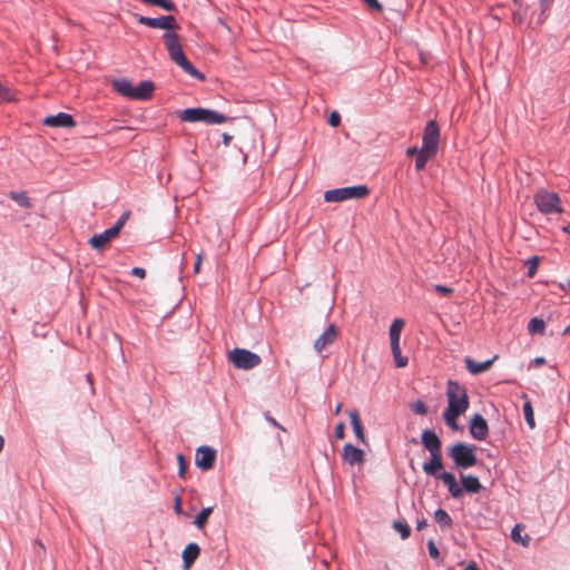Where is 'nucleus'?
Here are the masks:
<instances>
[{
    "instance_id": "37",
    "label": "nucleus",
    "mask_w": 570,
    "mask_h": 570,
    "mask_svg": "<svg viewBox=\"0 0 570 570\" xmlns=\"http://www.w3.org/2000/svg\"><path fill=\"white\" fill-rule=\"evenodd\" d=\"M539 261L540 259L538 256H533L528 261V265H529L528 276L529 277H533L535 275L538 266H539Z\"/></svg>"
},
{
    "instance_id": "33",
    "label": "nucleus",
    "mask_w": 570,
    "mask_h": 570,
    "mask_svg": "<svg viewBox=\"0 0 570 570\" xmlns=\"http://www.w3.org/2000/svg\"><path fill=\"white\" fill-rule=\"evenodd\" d=\"M523 530L522 524H515L511 531V538L517 543H522L524 547L529 544L530 538L527 535L525 539L521 537V531Z\"/></svg>"
},
{
    "instance_id": "22",
    "label": "nucleus",
    "mask_w": 570,
    "mask_h": 570,
    "mask_svg": "<svg viewBox=\"0 0 570 570\" xmlns=\"http://www.w3.org/2000/svg\"><path fill=\"white\" fill-rule=\"evenodd\" d=\"M200 549L196 543H189L183 551L184 566L189 568L198 558Z\"/></svg>"
},
{
    "instance_id": "41",
    "label": "nucleus",
    "mask_w": 570,
    "mask_h": 570,
    "mask_svg": "<svg viewBox=\"0 0 570 570\" xmlns=\"http://www.w3.org/2000/svg\"><path fill=\"white\" fill-rule=\"evenodd\" d=\"M334 434H335V438L338 439V440L344 439V436H345V424L343 422H340L338 424H336L335 430H334Z\"/></svg>"
},
{
    "instance_id": "57",
    "label": "nucleus",
    "mask_w": 570,
    "mask_h": 570,
    "mask_svg": "<svg viewBox=\"0 0 570 570\" xmlns=\"http://www.w3.org/2000/svg\"><path fill=\"white\" fill-rule=\"evenodd\" d=\"M570 332V326L564 330V334Z\"/></svg>"
},
{
    "instance_id": "30",
    "label": "nucleus",
    "mask_w": 570,
    "mask_h": 570,
    "mask_svg": "<svg viewBox=\"0 0 570 570\" xmlns=\"http://www.w3.org/2000/svg\"><path fill=\"white\" fill-rule=\"evenodd\" d=\"M145 4L156 6L166 11H175L176 4L171 0H141Z\"/></svg>"
},
{
    "instance_id": "20",
    "label": "nucleus",
    "mask_w": 570,
    "mask_h": 570,
    "mask_svg": "<svg viewBox=\"0 0 570 570\" xmlns=\"http://www.w3.org/2000/svg\"><path fill=\"white\" fill-rule=\"evenodd\" d=\"M495 358L493 360H487L484 362L476 363L471 357H465L464 362L468 371L473 375H478L489 371L492 367Z\"/></svg>"
},
{
    "instance_id": "34",
    "label": "nucleus",
    "mask_w": 570,
    "mask_h": 570,
    "mask_svg": "<svg viewBox=\"0 0 570 570\" xmlns=\"http://www.w3.org/2000/svg\"><path fill=\"white\" fill-rule=\"evenodd\" d=\"M544 327H546V324H544L543 320L538 318V317H533L528 324V330L531 334L543 333Z\"/></svg>"
},
{
    "instance_id": "16",
    "label": "nucleus",
    "mask_w": 570,
    "mask_h": 570,
    "mask_svg": "<svg viewBox=\"0 0 570 570\" xmlns=\"http://www.w3.org/2000/svg\"><path fill=\"white\" fill-rule=\"evenodd\" d=\"M422 444L423 446L430 452V454L433 453H440L441 452V440L436 435V433L432 430H424L421 435Z\"/></svg>"
},
{
    "instance_id": "35",
    "label": "nucleus",
    "mask_w": 570,
    "mask_h": 570,
    "mask_svg": "<svg viewBox=\"0 0 570 570\" xmlns=\"http://www.w3.org/2000/svg\"><path fill=\"white\" fill-rule=\"evenodd\" d=\"M393 528L401 534L402 539H407L411 534V529L406 522L395 521Z\"/></svg>"
},
{
    "instance_id": "53",
    "label": "nucleus",
    "mask_w": 570,
    "mask_h": 570,
    "mask_svg": "<svg viewBox=\"0 0 570 570\" xmlns=\"http://www.w3.org/2000/svg\"><path fill=\"white\" fill-rule=\"evenodd\" d=\"M342 406H343V404H342V403H338V404L336 405L335 411H334L335 415H338V414L341 413V411H342Z\"/></svg>"
},
{
    "instance_id": "9",
    "label": "nucleus",
    "mask_w": 570,
    "mask_h": 570,
    "mask_svg": "<svg viewBox=\"0 0 570 570\" xmlns=\"http://www.w3.org/2000/svg\"><path fill=\"white\" fill-rule=\"evenodd\" d=\"M423 146L422 148L432 150L433 153H438L439 140H440V129L435 120H430L423 132Z\"/></svg>"
},
{
    "instance_id": "13",
    "label": "nucleus",
    "mask_w": 570,
    "mask_h": 570,
    "mask_svg": "<svg viewBox=\"0 0 570 570\" xmlns=\"http://www.w3.org/2000/svg\"><path fill=\"white\" fill-rule=\"evenodd\" d=\"M337 327L334 324L327 326V328L315 340L314 350L321 353L328 345H332L337 338Z\"/></svg>"
},
{
    "instance_id": "54",
    "label": "nucleus",
    "mask_w": 570,
    "mask_h": 570,
    "mask_svg": "<svg viewBox=\"0 0 570 570\" xmlns=\"http://www.w3.org/2000/svg\"><path fill=\"white\" fill-rule=\"evenodd\" d=\"M266 417H267V420H268L273 425H275V426H277V428H279V429H282V430H283V428H282V426H281V425H279V424H278L274 419H272V417H269V416H266Z\"/></svg>"
},
{
    "instance_id": "14",
    "label": "nucleus",
    "mask_w": 570,
    "mask_h": 570,
    "mask_svg": "<svg viewBox=\"0 0 570 570\" xmlns=\"http://www.w3.org/2000/svg\"><path fill=\"white\" fill-rule=\"evenodd\" d=\"M342 458L350 465L362 464L365 461V453L353 444L346 443L343 446Z\"/></svg>"
},
{
    "instance_id": "56",
    "label": "nucleus",
    "mask_w": 570,
    "mask_h": 570,
    "mask_svg": "<svg viewBox=\"0 0 570 570\" xmlns=\"http://www.w3.org/2000/svg\"><path fill=\"white\" fill-rule=\"evenodd\" d=\"M513 2H514L517 6H520V4H521V0H513Z\"/></svg>"
},
{
    "instance_id": "43",
    "label": "nucleus",
    "mask_w": 570,
    "mask_h": 570,
    "mask_svg": "<svg viewBox=\"0 0 570 570\" xmlns=\"http://www.w3.org/2000/svg\"><path fill=\"white\" fill-rule=\"evenodd\" d=\"M370 8H372L373 10H376V11H382L383 10V7L382 4L377 1V0H364Z\"/></svg>"
},
{
    "instance_id": "39",
    "label": "nucleus",
    "mask_w": 570,
    "mask_h": 570,
    "mask_svg": "<svg viewBox=\"0 0 570 570\" xmlns=\"http://www.w3.org/2000/svg\"><path fill=\"white\" fill-rule=\"evenodd\" d=\"M434 291L442 296H450L453 293V288L445 285H434Z\"/></svg>"
},
{
    "instance_id": "58",
    "label": "nucleus",
    "mask_w": 570,
    "mask_h": 570,
    "mask_svg": "<svg viewBox=\"0 0 570 570\" xmlns=\"http://www.w3.org/2000/svg\"><path fill=\"white\" fill-rule=\"evenodd\" d=\"M41 549H45L43 544L41 542L38 543Z\"/></svg>"
},
{
    "instance_id": "10",
    "label": "nucleus",
    "mask_w": 570,
    "mask_h": 570,
    "mask_svg": "<svg viewBox=\"0 0 570 570\" xmlns=\"http://www.w3.org/2000/svg\"><path fill=\"white\" fill-rule=\"evenodd\" d=\"M139 23L147 26L149 28L156 29H165L167 32H173L171 30L176 29L177 22L174 16H165L159 18H149V17H139Z\"/></svg>"
},
{
    "instance_id": "6",
    "label": "nucleus",
    "mask_w": 570,
    "mask_h": 570,
    "mask_svg": "<svg viewBox=\"0 0 570 570\" xmlns=\"http://www.w3.org/2000/svg\"><path fill=\"white\" fill-rule=\"evenodd\" d=\"M475 446L465 443H456L449 449V454L455 463L456 468L468 469L478 463L474 453Z\"/></svg>"
},
{
    "instance_id": "45",
    "label": "nucleus",
    "mask_w": 570,
    "mask_h": 570,
    "mask_svg": "<svg viewBox=\"0 0 570 570\" xmlns=\"http://www.w3.org/2000/svg\"><path fill=\"white\" fill-rule=\"evenodd\" d=\"M174 510H175V512L177 514H181L183 513L180 495H176L175 497Z\"/></svg>"
},
{
    "instance_id": "48",
    "label": "nucleus",
    "mask_w": 570,
    "mask_h": 570,
    "mask_svg": "<svg viewBox=\"0 0 570 570\" xmlns=\"http://www.w3.org/2000/svg\"><path fill=\"white\" fill-rule=\"evenodd\" d=\"M544 363H546V358H544V357H542V356H538V357H535V358L533 360V362H532V364H533L534 366H541V365H543Z\"/></svg>"
},
{
    "instance_id": "51",
    "label": "nucleus",
    "mask_w": 570,
    "mask_h": 570,
    "mask_svg": "<svg viewBox=\"0 0 570 570\" xmlns=\"http://www.w3.org/2000/svg\"><path fill=\"white\" fill-rule=\"evenodd\" d=\"M426 520L425 519H422V520H419L417 523H416V529L417 530H422L423 528L426 527Z\"/></svg>"
},
{
    "instance_id": "32",
    "label": "nucleus",
    "mask_w": 570,
    "mask_h": 570,
    "mask_svg": "<svg viewBox=\"0 0 570 570\" xmlns=\"http://www.w3.org/2000/svg\"><path fill=\"white\" fill-rule=\"evenodd\" d=\"M523 414L528 426L533 430L535 428L534 412L530 401L523 404Z\"/></svg>"
},
{
    "instance_id": "18",
    "label": "nucleus",
    "mask_w": 570,
    "mask_h": 570,
    "mask_svg": "<svg viewBox=\"0 0 570 570\" xmlns=\"http://www.w3.org/2000/svg\"><path fill=\"white\" fill-rule=\"evenodd\" d=\"M438 479H440L443 482V484L448 488L449 492L451 493V495L453 498L458 499V498L462 497L463 489L461 487H459L455 475L453 473L442 472V473H440Z\"/></svg>"
},
{
    "instance_id": "27",
    "label": "nucleus",
    "mask_w": 570,
    "mask_h": 570,
    "mask_svg": "<svg viewBox=\"0 0 570 570\" xmlns=\"http://www.w3.org/2000/svg\"><path fill=\"white\" fill-rule=\"evenodd\" d=\"M434 519L442 530H446L452 525V519L450 514L443 509H438L435 511Z\"/></svg>"
},
{
    "instance_id": "59",
    "label": "nucleus",
    "mask_w": 570,
    "mask_h": 570,
    "mask_svg": "<svg viewBox=\"0 0 570 570\" xmlns=\"http://www.w3.org/2000/svg\"><path fill=\"white\" fill-rule=\"evenodd\" d=\"M568 285H569V289H570V279H569V282H568Z\"/></svg>"
},
{
    "instance_id": "3",
    "label": "nucleus",
    "mask_w": 570,
    "mask_h": 570,
    "mask_svg": "<svg viewBox=\"0 0 570 570\" xmlns=\"http://www.w3.org/2000/svg\"><path fill=\"white\" fill-rule=\"evenodd\" d=\"M178 117L185 122H205L208 125L227 121L225 115L206 108H187L179 111Z\"/></svg>"
},
{
    "instance_id": "5",
    "label": "nucleus",
    "mask_w": 570,
    "mask_h": 570,
    "mask_svg": "<svg viewBox=\"0 0 570 570\" xmlns=\"http://www.w3.org/2000/svg\"><path fill=\"white\" fill-rule=\"evenodd\" d=\"M370 189L364 186H350L325 191L324 199L328 203H340L347 199H361L368 196Z\"/></svg>"
},
{
    "instance_id": "46",
    "label": "nucleus",
    "mask_w": 570,
    "mask_h": 570,
    "mask_svg": "<svg viewBox=\"0 0 570 570\" xmlns=\"http://www.w3.org/2000/svg\"><path fill=\"white\" fill-rule=\"evenodd\" d=\"M0 98L1 99H7V100L10 99L9 90L4 86H2L1 83H0Z\"/></svg>"
},
{
    "instance_id": "31",
    "label": "nucleus",
    "mask_w": 570,
    "mask_h": 570,
    "mask_svg": "<svg viewBox=\"0 0 570 570\" xmlns=\"http://www.w3.org/2000/svg\"><path fill=\"white\" fill-rule=\"evenodd\" d=\"M391 350L396 367H405L407 365V357L402 356L400 344H392Z\"/></svg>"
},
{
    "instance_id": "21",
    "label": "nucleus",
    "mask_w": 570,
    "mask_h": 570,
    "mask_svg": "<svg viewBox=\"0 0 570 570\" xmlns=\"http://www.w3.org/2000/svg\"><path fill=\"white\" fill-rule=\"evenodd\" d=\"M348 416L351 419V424H352V428H353L355 436L357 438V440L361 443L366 444V438H365V433H364V428H363V424L361 422L358 412L355 411V410L350 411L348 412Z\"/></svg>"
},
{
    "instance_id": "17",
    "label": "nucleus",
    "mask_w": 570,
    "mask_h": 570,
    "mask_svg": "<svg viewBox=\"0 0 570 570\" xmlns=\"http://www.w3.org/2000/svg\"><path fill=\"white\" fill-rule=\"evenodd\" d=\"M422 468L428 475L438 478L440 475L439 472L444 468L442 453L431 454V459L428 462H424Z\"/></svg>"
},
{
    "instance_id": "49",
    "label": "nucleus",
    "mask_w": 570,
    "mask_h": 570,
    "mask_svg": "<svg viewBox=\"0 0 570 570\" xmlns=\"http://www.w3.org/2000/svg\"><path fill=\"white\" fill-rule=\"evenodd\" d=\"M420 153V149H417L416 147H410L407 150H406V155L407 156H417Z\"/></svg>"
},
{
    "instance_id": "1",
    "label": "nucleus",
    "mask_w": 570,
    "mask_h": 570,
    "mask_svg": "<svg viewBox=\"0 0 570 570\" xmlns=\"http://www.w3.org/2000/svg\"><path fill=\"white\" fill-rule=\"evenodd\" d=\"M448 407L443 413L445 423L458 430V419L469 409V396L466 389L460 383L450 380L446 384Z\"/></svg>"
},
{
    "instance_id": "29",
    "label": "nucleus",
    "mask_w": 570,
    "mask_h": 570,
    "mask_svg": "<svg viewBox=\"0 0 570 570\" xmlns=\"http://www.w3.org/2000/svg\"><path fill=\"white\" fill-rule=\"evenodd\" d=\"M213 512V508L212 507H208V508H204L195 518V521H194V524L198 528V529H203L207 521H208V518L210 517Z\"/></svg>"
},
{
    "instance_id": "36",
    "label": "nucleus",
    "mask_w": 570,
    "mask_h": 570,
    "mask_svg": "<svg viewBox=\"0 0 570 570\" xmlns=\"http://www.w3.org/2000/svg\"><path fill=\"white\" fill-rule=\"evenodd\" d=\"M411 409L414 413L419 415H425L428 413V407L422 400H417L411 405Z\"/></svg>"
},
{
    "instance_id": "44",
    "label": "nucleus",
    "mask_w": 570,
    "mask_h": 570,
    "mask_svg": "<svg viewBox=\"0 0 570 570\" xmlns=\"http://www.w3.org/2000/svg\"><path fill=\"white\" fill-rule=\"evenodd\" d=\"M131 274H132L134 276L139 277V278H145V277H146V269H145V268H142V267H134V268L131 269Z\"/></svg>"
},
{
    "instance_id": "50",
    "label": "nucleus",
    "mask_w": 570,
    "mask_h": 570,
    "mask_svg": "<svg viewBox=\"0 0 570 570\" xmlns=\"http://www.w3.org/2000/svg\"><path fill=\"white\" fill-rule=\"evenodd\" d=\"M232 138H233V137H232L230 135H228V134H226V132H225V134H223V142H224V145H225V146H228V145L230 144Z\"/></svg>"
},
{
    "instance_id": "25",
    "label": "nucleus",
    "mask_w": 570,
    "mask_h": 570,
    "mask_svg": "<svg viewBox=\"0 0 570 570\" xmlns=\"http://www.w3.org/2000/svg\"><path fill=\"white\" fill-rule=\"evenodd\" d=\"M404 321L402 318H395L390 326V341L392 344H400L401 332L404 327Z\"/></svg>"
},
{
    "instance_id": "2",
    "label": "nucleus",
    "mask_w": 570,
    "mask_h": 570,
    "mask_svg": "<svg viewBox=\"0 0 570 570\" xmlns=\"http://www.w3.org/2000/svg\"><path fill=\"white\" fill-rule=\"evenodd\" d=\"M164 39L170 59L177 66H179L186 73L190 75L194 78L204 80L205 76L200 73L186 58L178 35L175 32H166L164 35Z\"/></svg>"
},
{
    "instance_id": "55",
    "label": "nucleus",
    "mask_w": 570,
    "mask_h": 570,
    "mask_svg": "<svg viewBox=\"0 0 570 570\" xmlns=\"http://www.w3.org/2000/svg\"><path fill=\"white\" fill-rule=\"evenodd\" d=\"M562 230L570 235V223L562 227Z\"/></svg>"
},
{
    "instance_id": "52",
    "label": "nucleus",
    "mask_w": 570,
    "mask_h": 570,
    "mask_svg": "<svg viewBox=\"0 0 570 570\" xmlns=\"http://www.w3.org/2000/svg\"><path fill=\"white\" fill-rule=\"evenodd\" d=\"M464 570H480V569L478 568L475 562H471L470 564L466 566V568Z\"/></svg>"
},
{
    "instance_id": "24",
    "label": "nucleus",
    "mask_w": 570,
    "mask_h": 570,
    "mask_svg": "<svg viewBox=\"0 0 570 570\" xmlns=\"http://www.w3.org/2000/svg\"><path fill=\"white\" fill-rule=\"evenodd\" d=\"M112 87L121 96L132 99V95L135 94L134 86L129 80L122 78L116 79L112 82Z\"/></svg>"
},
{
    "instance_id": "7",
    "label": "nucleus",
    "mask_w": 570,
    "mask_h": 570,
    "mask_svg": "<svg viewBox=\"0 0 570 570\" xmlns=\"http://www.w3.org/2000/svg\"><path fill=\"white\" fill-rule=\"evenodd\" d=\"M534 204L538 210L544 215L561 214L563 212L558 194L540 189L534 195Z\"/></svg>"
},
{
    "instance_id": "47",
    "label": "nucleus",
    "mask_w": 570,
    "mask_h": 570,
    "mask_svg": "<svg viewBox=\"0 0 570 570\" xmlns=\"http://www.w3.org/2000/svg\"><path fill=\"white\" fill-rule=\"evenodd\" d=\"M202 259H203L202 254H198L195 266H194V272L196 274L199 273V271H200Z\"/></svg>"
},
{
    "instance_id": "8",
    "label": "nucleus",
    "mask_w": 570,
    "mask_h": 570,
    "mask_svg": "<svg viewBox=\"0 0 570 570\" xmlns=\"http://www.w3.org/2000/svg\"><path fill=\"white\" fill-rule=\"evenodd\" d=\"M228 357L233 365L239 370H252L262 362L259 355L245 348H234Z\"/></svg>"
},
{
    "instance_id": "40",
    "label": "nucleus",
    "mask_w": 570,
    "mask_h": 570,
    "mask_svg": "<svg viewBox=\"0 0 570 570\" xmlns=\"http://www.w3.org/2000/svg\"><path fill=\"white\" fill-rule=\"evenodd\" d=\"M428 549H429V554H430V557H431L432 559H434V560L439 559V557H440V551L438 550V548H436V546H435V543H434V541H433V540H430V541L428 542Z\"/></svg>"
},
{
    "instance_id": "4",
    "label": "nucleus",
    "mask_w": 570,
    "mask_h": 570,
    "mask_svg": "<svg viewBox=\"0 0 570 570\" xmlns=\"http://www.w3.org/2000/svg\"><path fill=\"white\" fill-rule=\"evenodd\" d=\"M129 216L130 212H125L112 227L101 234L94 235L89 239V245L97 250H104L111 240L119 236Z\"/></svg>"
},
{
    "instance_id": "15",
    "label": "nucleus",
    "mask_w": 570,
    "mask_h": 570,
    "mask_svg": "<svg viewBox=\"0 0 570 570\" xmlns=\"http://www.w3.org/2000/svg\"><path fill=\"white\" fill-rule=\"evenodd\" d=\"M43 124L49 127L63 128H72L76 126L72 116L66 112H59L57 115L48 116L45 118Z\"/></svg>"
},
{
    "instance_id": "38",
    "label": "nucleus",
    "mask_w": 570,
    "mask_h": 570,
    "mask_svg": "<svg viewBox=\"0 0 570 570\" xmlns=\"http://www.w3.org/2000/svg\"><path fill=\"white\" fill-rule=\"evenodd\" d=\"M177 460H178V463H179L178 474H179L180 478H184L185 473H186V470H187V466H188V463L185 460V456L183 454H178L177 455Z\"/></svg>"
},
{
    "instance_id": "26",
    "label": "nucleus",
    "mask_w": 570,
    "mask_h": 570,
    "mask_svg": "<svg viewBox=\"0 0 570 570\" xmlns=\"http://www.w3.org/2000/svg\"><path fill=\"white\" fill-rule=\"evenodd\" d=\"M436 153H433L432 150H428L424 148L420 149L419 155L415 159V169L416 170H423L426 163L435 157Z\"/></svg>"
},
{
    "instance_id": "11",
    "label": "nucleus",
    "mask_w": 570,
    "mask_h": 570,
    "mask_svg": "<svg viewBox=\"0 0 570 570\" xmlns=\"http://www.w3.org/2000/svg\"><path fill=\"white\" fill-rule=\"evenodd\" d=\"M216 461V451L210 446H199L196 451L195 462L196 465L203 470H210Z\"/></svg>"
},
{
    "instance_id": "42",
    "label": "nucleus",
    "mask_w": 570,
    "mask_h": 570,
    "mask_svg": "<svg viewBox=\"0 0 570 570\" xmlns=\"http://www.w3.org/2000/svg\"><path fill=\"white\" fill-rule=\"evenodd\" d=\"M341 122V116L338 115V112L336 111H333L331 115H330V118H328V124L332 126V127H337Z\"/></svg>"
},
{
    "instance_id": "28",
    "label": "nucleus",
    "mask_w": 570,
    "mask_h": 570,
    "mask_svg": "<svg viewBox=\"0 0 570 570\" xmlns=\"http://www.w3.org/2000/svg\"><path fill=\"white\" fill-rule=\"evenodd\" d=\"M9 197L21 207L31 208L32 203L26 191H10Z\"/></svg>"
},
{
    "instance_id": "12",
    "label": "nucleus",
    "mask_w": 570,
    "mask_h": 570,
    "mask_svg": "<svg viewBox=\"0 0 570 570\" xmlns=\"http://www.w3.org/2000/svg\"><path fill=\"white\" fill-rule=\"evenodd\" d=\"M470 433L473 439L484 441L489 434L487 420L481 414H474L470 423Z\"/></svg>"
},
{
    "instance_id": "19",
    "label": "nucleus",
    "mask_w": 570,
    "mask_h": 570,
    "mask_svg": "<svg viewBox=\"0 0 570 570\" xmlns=\"http://www.w3.org/2000/svg\"><path fill=\"white\" fill-rule=\"evenodd\" d=\"M155 90V85L150 80H144L139 82L137 87H134L132 99L136 100H148L151 98Z\"/></svg>"
},
{
    "instance_id": "23",
    "label": "nucleus",
    "mask_w": 570,
    "mask_h": 570,
    "mask_svg": "<svg viewBox=\"0 0 570 570\" xmlns=\"http://www.w3.org/2000/svg\"><path fill=\"white\" fill-rule=\"evenodd\" d=\"M462 489L469 493H478L482 489V484L479 479L474 475H462L461 476Z\"/></svg>"
}]
</instances>
